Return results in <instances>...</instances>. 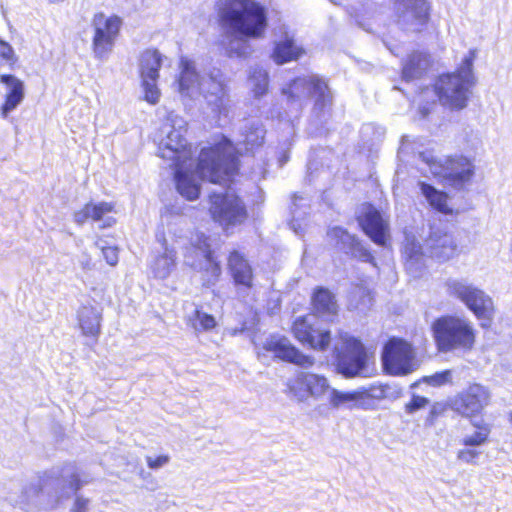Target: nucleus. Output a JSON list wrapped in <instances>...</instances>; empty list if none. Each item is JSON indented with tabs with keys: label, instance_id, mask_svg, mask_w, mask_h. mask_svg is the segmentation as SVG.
<instances>
[{
	"label": "nucleus",
	"instance_id": "412c9836",
	"mask_svg": "<svg viewBox=\"0 0 512 512\" xmlns=\"http://www.w3.org/2000/svg\"><path fill=\"white\" fill-rule=\"evenodd\" d=\"M432 65L430 55L422 51L411 52L402 63L401 78L405 82L422 79Z\"/></svg>",
	"mask_w": 512,
	"mask_h": 512
},
{
	"label": "nucleus",
	"instance_id": "39448f33",
	"mask_svg": "<svg viewBox=\"0 0 512 512\" xmlns=\"http://www.w3.org/2000/svg\"><path fill=\"white\" fill-rule=\"evenodd\" d=\"M430 330L435 347L440 353L455 350L470 352L475 347L477 330L465 317L455 314L441 315L431 323Z\"/></svg>",
	"mask_w": 512,
	"mask_h": 512
},
{
	"label": "nucleus",
	"instance_id": "20e7f679",
	"mask_svg": "<svg viewBox=\"0 0 512 512\" xmlns=\"http://www.w3.org/2000/svg\"><path fill=\"white\" fill-rule=\"evenodd\" d=\"M338 339L341 348L334 350L336 372L347 379L372 376L375 371L374 348L348 332H339Z\"/></svg>",
	"mask_w": 512,
	"mask_h": 512
},
{
	"label": "nucleus",
	"instance_id": "5701e85b",
	"mask_svg": "<svg viewBox=\"0 0 512 512\" xmlns=\"http://www.w3.org/2000/svg\"><path fill=\"white\" fill-rule=\"evenodd\" d=\"M81 334L96 342L101 333L102 314L92 305H82L77 313Z\"/></svg>",
	"mask_w": 512,
	"mask_h": 512
},
{
	"label": "nucleus",
	"instance_id": "393cba45",
	"mask_svg": "<svg viewBox=\"0 0 512 512\" xmlns=\"http://www.w3.org/2000/svg\"><path fill=\"white\" fill-rule=\"evenodd\" d=\"M310 304L313 313L319 316H336L339 311L334 294L323 286L314 288Z\"/></svg>",
	"mask_w": 512,
	"mask_h": 512
},
{
	"label": "nucleus",
	"instance_id": "58836bf2",
	"mask_svg": "<svg viewBox=\"0 0 512 512\" xmlns=\"http://www.w3.org/2000/svg\"><path fill=\"white\" fill-rule=\"evenodd\" d=\"M102 253L110 266H115L119 260V249L117 246H102Z\"/></svg>",
	"mask_w": 512,
	"mask_h": 512
},
{
	"label": "nucleus",
	"instance_id": "49530a36",
	"mask_svg": "<svg viewBox=\"0 0 512 512\" xmlns=\"http://www.w3.org/2000/svg\"><path fill=\"white\" fill-rule=\"evenodd\" d=\"M361 254H362V256H363V259H364L366 262H368V263H370V264H372V265H374V266L376 265L375 258H374L373 254H372L369 250H367V249H362Z\"/></svg>",
	"mask_w": 512,
	"mask_h": 512
},
{
	"label": "nucleus",
	"instance_id": "4468645a",
	"mask_svg": "<svg viewBox=\"0 0 512 512\" xmlns=\"http://www.w3.org/2000/svg\"><path fill=\"white\" fill-rule=\"evenodd\" d=\"M430 0H405L404 9L397 15V25L403 31L419 34L426 30L431 21Z\"/></svg>",
	"mask_w": 512,
	"mask_h": 512
},
{
	"label": "nucleus",
	"instance_id": "ddd939ff",
	"mask_svg": "<svg viewBox=\"0 0 512 512\" xmlns=\"http://www.w3.org/2000/svg\"><path fill=\"white\" fill-rule=\"evenodd\" d=\"M266 352L272 353L274 359L294 364L302 368L312 367L315 359L303 353L286 336L270 335L262 345Z\"/></svg>",
	"mask_w": 512,
	"mask_h": 512
},
{
	"label": "nucleus",
	"instance_id": "0eeeda50",
	"mask_svg": "<svg viewBox=\"0 0 512 512\" xmlns=\"http://www.w3.org/2000/svg\"><path fill=\"white\" fill-rule=\"evenodd\" d=\"M381 365L389 376H406L417 368L413 344L401 337L391 336L383 344Z\"/></svg>",
	"mask_w": 512,
	"mask_h": 512
},
{
	"label": "nucleus",
	"instance_id": "7c9ffc66",
	"mask_svg": "<svg viewBox=\"0 0 512 512\" xmlns=\"http://www.w3.org/2000/svg\"><path fill=\"white\" fill-rule=\"evenodd\" d=\"M199 82V74L195 67L188 61L181 66L180 73L177 78V90L181 94H188L191 88Z\"/></svg>",
	"mask_w": 512,
	"mask_h": 512
},
{
	"label": "nucleus",
	"instance_id": "f3484780",
	"mask_svg": "<svg viewBox=\"0 0 512 512\" xmlns=\"http://www.w3.org/2000/svg\"><path fill=\"white\" fill-rule=\"evenodd\" d=\"M227 270L236 287L253 289L255 274L246 254L240 248L231 249L226 257Z\"/></svg>",
	"mask_w": 512,
	"mask_h": 512
},
{
	"label": "nucleus",
	"instance_id": "6ab92c4d",
	"mask_svg": "<svg viewBox=\"0 0 512 512\" xmlns=\"http://www.w3.org/2000/svg\"><path fill=\"white\" fill-rule=\"evenodd\" d=\"M472 426L475 428V432L462 439V445L467 448L457 452V459L464 463L475 464L480 455V451L473 447L481 446L488 442L491 433V425L481 419L478 422H473Z\"/></svg>",
	"mask_w": 512,
	"mask_h": 512
},
{
	"label": "nucleus",
	"instance_id": "aec40b11",
	"mask_svg": "<svg viewBox=\"0 0 512 512\" xmlns=\"http://www.w3.org/2000/svg\"><path fill=\"white\" fill-rule=\"evenodd\" d=\"M444 167L448 170L444 178L454 187H462L469 183L475 172L472 160L463 155L449 156Z\"/></svg>",
	"mask_w": 512,
	"mask_h": 512
},
{
	"label": "nucleus",
	"instance_id": "c03bdc74",
	"mask_svg": "<svg viewBox=\"0 0 512 512\" xmlns=\"http://www.w3.org/2000/svg\"><path fill=\"white\" fill-rule=\"evenodd\" d=\"M211 81H212L213 84H216L217 89H218V92L215 93L216 100L219 101V102H222L227 97V95H228L226 84L224 82L218 81V80H216L214 78H212Z\"/></svg>",
	"mask_w": 512,
	"mask_h": 512
},
{
	"label": "nucleus",
	"instance_id": "a18cd8bd",
	"mask_svg": "<svg viewBox=\"0 0 512 512\" xmlns=\"http://www.w3.org/2000/svg\"><path fill=\"white\" fill-rule=\"evenodd\" d=\"M84 484V481H82L79 477L78 474H73L71 475L70 479H69V488L73 491V492H77L78 490L81 489V487L83 486Z\"/></svg>",
	"mask_w": 512,
	"mask_h": 512
},
{
	"label": "nucleus",
	"instance_id": "a19ab883",
	"mask_svg": "<svg viewBox=\"0 0 512 512\" xmlns=\"http://www.w3.org/2000/svg\"><path fill=\"white\" fill-rule=\"evenodd\" d=\"M328 235L338 241H344L345 239H350L352 242L356 241V237L352 236L348 233L347 230L341 228V227H333L328 231Z\"/></svg>",
	"mask_w": 512,
	"mask_h": 512
},
{
	"label": "nucleus",
	"instance_id": "37998d69",
	"mask_svg": "<svg viewBox=\"0 0 512 512\" xmlns=\"http://www.w3.org/2000/svg\"><path fill=\"white\" fill-rule=\"evenodd\" d=\"M89 499L83 496H76L71 512H89Z\"/></svg>",
	"mask_w": 512,
	"mask_h": 512
},
{
	"label": "nucleus",
	"instance_id": "72a5a7b5",
	"mask_svg": "<svg viewBox=\"0 0 512 512\" xmlns=\"http://www.w3.org/2000/svg\"><path fill=\"white\" fill-rule=\"evenodd\" d=\"M191 325L196 331H208L217 326L215 317L199 309L194 310Z\"/></svg>",
	"mask_w": 512,
	"mask_h": 512
},
{
	"label": "nucleus",
	"instance_id": "423d86ee",
	"mask_svg": "<svg viewBox=\"0 0 512 512\" xmlns=\"http://www.w3.org/2000/svg\"><path fill=\"white\" fill-rule=\"evenodd\" d=\"M211 219L224 230L243 225L249 218L243 197L234 190L212 192L208 195Z\"/></svg>",
	"mask_w": 512,
	"mask_h": 512
},
{
	"label": "nucleus",
	"instance_id": "de8ad7c7",
	"mask_svg": "<svg viewBox=\"0 0 512 512\" xmlns=\"http://www.w3.org/2000/svg\"><path fill=\"white\" fill-rule=\"evenodd\" d=\"M449 375H450V371H448V370L441 373V376H443L444 378H447Z\"/></svg>",
	"mask_w": 512,
	"mask_h": 512
},
{
	"label": "nucleus",
	"instance_id": "a211bd4d",
	"mask_svg": "<svg viewBox=\"0 0 512 512\" xmlns=\"http://www.w3.org/2000/svg\"><path fill=\"white\" fill-rule=\"evenodd\" d=\"M115 212V204L113 202H88L73 214V220L78 225H83L88 221L98 222L103 220L99 225L100 229L109 228L116 224V219L106 217L107 214Z\"/></svg>",
	"mask_w": 512,
	"mask_h": 512
},
{
	"label": "nucleus",
	"instance_id": "cd10ccee",
	"mask_svg": "<svg viewBox=\"0 0 512 512\" xmlns=\"http://www.w3.org/2000/svg\"><path fill=\"white\" fill-rule=\"evenodd\" d=\"M305 54L302 47L296 46L292 39H285L275 44L272 57L275 63L284 64L296 61Z\"/></svg>",
	"mask_w": 512,
	"mask_h": 512
},
{
	"label": "nucleus",
	"instance_id": "e433bc0d",
	"mask_svg": "<svg viewBox=\"0 0 512 512\" xmlns=\"http://www.w3.org/2000/svg\"><path fill=\"white\" fill-rule=\"evenodd\" d=\"M429 93V88L428 87H425L423 89H421V91L419 92V96H420V104H419V107H418V110H419V113L421 114V116L423 117H426L428 116L435 108L436 106V101L434 99L432 100H426V94Z\"/></svg>",
	"mask_w": 512,
	"mask_h": 512
},
{
	"label": "nucleus",
	"instance_id": "8fccbe9b",
	"mask_svg": "<svg viewBox=\"0 0 512 512\" xmlns=\"http://www.w3.org/2000/svg\"><path fill=\"white\" fill-rule=\"evenodd\" d=\"M102 241V238H98L96 245L99 246L100 242Z\"/></svg>",
	"mask_w": 512,
	"mask_h": 512
},
{
	"label": "nucleus",
	"instance_id": "79ce46f5",
	"mask_svg": "<svg viewBox=\"0 0 512 512\" xmlns=\"http://www.w3.org/2000/svg\"><path fill=\"white\" fill-rule=\"evenodd\" d=\"M0 58L13 64L16 61L13 48L9 43L0 39Z\"/></svg>",
	"mask_w": 512,
	"mask_h": 512
},
{
	"label": "nucleus",
	"instance_id": "c9c22d12",
	"mask_svg": "<svg viewBox=\"0 0 512 512\" xmlns=\"http://www.w3.org/2000/svg\"><path fill=\"white\" fill-rule=\"evenodd\" d=\"M156 82L157 81H151L149 78H142L144 100L151 105L157 104L161 95Z\"/></svg>",
	"mask_w": 512,
	"mask_h": 512
},
{
	"label": "nucleus",
	"instance_id": "09e8293b",
	"mask_svg": "<svg viewBox=\"0 0 512 512\" xmlns=\"http://www.w3.org/2000/svg\"><path fill=\"white\" fill-rule=\"evenodd\" d=\"M51 3L63 2L64 0H48Z\"/></svg>",
	"mask_w": 512,
	"mask_h": 512
},
{
	"label": "nucleus",
	"instance_id": "dca6fc26",
	"mask_svg": "<svg viewBox=\"0 0 512 512\" xmlns=\"http://www.w3.org/2000/svg\"><path fill=\"white\" fill-rule=\"evenodd\" d=\"M357 221L363 232L377 245L386 246L389 237L388 223L372 204L364 205Z\"/></svg>",
	"mask_w": 512,
	"mask_h": 512
},
{
	"label": "nucleus",
	"instance_id": "1a4fd4ad",
	"mask_svg": "<svg viewBox=\"0 0 512 512\" xmlns=\"http://www.w3.org/2000/svg\"><path fill=\"white\" fill-rule=\"evenodd\" d=\"M91 24L93 28L92 51L95 57L102 59L112 51L120 34L123 20L116 14L106 16L103 12H97L93 15Z\"/></svg>",
	"mask_w": 512,
	"mask_h": 512
},
{
	"label": "nucleus",
	"instance_id": "2f4dec72",
	"mask_svg": "<svg viewBox=\"0 0 512 512\" xmlns=\"http://www.w3.org/2000/svg\"><path fill=\"white\" fill-rule=\"evenodd\" d=\"M310 94L316 97V105L319 108L329 105L332 101V95L330 93L328 84L325 80L319 77H311L308 80Z\"/></svg>",
	"mask_w": 512,
	"mask_h": 512
},
{
	"label": "nucleus",
	"instance_id": "473e14b6",
	"mask_svg": "<svg viewBox=\"0 0 512 512\" xmlns=\"http://www.w3.org/2000/svg\"><path fill=\"white\" fill-rule=\"evenodd\" d=\"M200 271L202 273V286L206 288L213 287L222 276L221 262L206 264Z\"/></svg>",
	"mask_w": 512,
	"mask_h": 512
},
{
	"label": "nucleus",
	"instance_id": "c85d7f7f",
	"mask_svg": "<svg viewBox=\"0 0 512 512\" xmlns=\"http://www.w3.org/2000/svg\"><path fill=\"white\" fill-rule=\"evenodd\" d=\"M176 251L174 249H165L163 253L157 255L151 264V271L155 278L166 279L175 269L177 264Z\"/></svg>",
	"mask_w": 512,
	"mask_h": 512
},
{
	"label": "nucleus",
	"instance_id": "bb28decb",
	"mask_svg": "<svg viewBox=\"0 0 512 512\" xmlns=\"http://www.w3.org/2000/svg\"><path fill=\"white\" fill-rule=\"evenodd\" d=\"M161 65L162 57L157 49L150 48L144 50L140 58L141 78H149L151 81H157Z\"/></svg>",
	"mask_w": 512,
	"mask_h": 512
},
{
	"label": "nucleus",
	"instance_id": "f704fd0d",
	"mask_svg": "<svg viewBox=\"0 0 512 512\" xmlns=\"http://www.w3.org/2000/svg\"><path fill=\"white\" fill-rule=\"evenodd\" d=\"M192 246L194 249L200 250L202 252L204 259L207 261V264L220 262L215 255V252L212 249L207 236L200 235L197 241L192 244Z\"/></svg>",
	"mask_w": 512,
	"mask_h": 512
},
{
	"label": "nucleus",
	"instance_id": "b1692460",
	"mask_svg": "<svg viewBox=\"0 0 512 512\" xmlns=\"http://www.w3.org/2000/svg\"><path fill=\"white\" fill-rule=\"evenodd\" d=\"M0 82L9 86V91L5 94L4 101L0 107L1 115L6 118L24 99L23 82L11 74L0 75Z\"/></svg>",
	"mask_w": 512,
	"mask_h": 512
},
{
	"label": "nucleus",
	"instance_id": "c756f323",
	"mask_svg": "<svg viewBox=\"0 0 512 512\" xmlns=\"http://www.w3.org/2000/svg\"><path fill=\"white\" fill-rule=\"evenodd\" d=\"M423 195L427 198L430 205L443 214H452V209L448 206V194L439 191L432 185L422 182L420 184Z\"/></svg>",
	"mask_w": 512,
	"mask_h": 512
},
{
	"label": "nucleus",
	"instance_id": "2eb2a0df",
	"mask_svg": "<svg viewBox=\"0 0 512 512\" xmlns=\"http://www.w3.org/2000/svg\"><path fill=\"white\" fill-rule=\"evenodd\" d=\"M287 388L290 394L303 401L310 397L318 398L324 395L329 385L324 376L301 372L289 380Z\"/></svg>",
	"mask_w": 512,
	"mask_h": 512
},
{
	"label": "nucleus",
	"instance_id": "f03ea898",
	"mask_svg": "<svg viewBox=\"0 0 512 512\" xmlns=\"http://www.w3.org/2000/svg\"><path fill=\"white\" fill-rule=\"evenodd\" d=\"M242 152L227 136L220 134L198 154L195 171L199 178L212 184L232 182L239 174Z\"/></svg>",
	"mask_w": 512,
	"mask_h": 512
},
{
	"label": "nucleus",
	"instance_id": "4be33fe9",
	"mask_svg": "<svg viewBox=\"0 0 512 512\" xmlns=\"http://www.w3.org/2000/svg\"><path fill=\"white\" fill-rule=\"evenodd\" d=\"M377 390H380L381 393L384 391L381 385H371L367 388L345 392L332 389L330 391L329 403L334 408H338L349 403L362 406L374 397Z\"/></svg>",
	"mask_w": 512,
	"mask_h": 512
},
{
	"label": "nucleus",
	"instance_id": "7ed1b4c3",
	"mask_svg": "<svg viewBox=\"0 0 512 512\" xmlns=\"http://www.w3.org/2000/svg\"><path fill=\"white\" fill-rule=\"evenodd\" d=\"M475 57V51L470 50L455 71L440 74L436 78L433 89L443 107L451 111H460L467 107L471 89L476 83L473 74Z\"/></svg>",
	"mask_w": 512,
	"mask_h": 512
},
{
	"label": "nucleus",
	"instance_id": "6e6552de",
	"mask_svg": "<svg viewBox=\"0 0 512 512\" xmlns=\"http://www.w3.org/2000/svg\"><path fill=\"white\" fill-rule=\"evenodd\" d=\"M293 337L303 346L316 352H326L331 348L333 336L329 328L312 320L308 315L298 316L290 327Z\"/></svg>",
	"mask_w": 512,
	"mask_h": 512
},
{
	"label": "nucleus",
	"instance_id": "4c0bfd02",
	"mask_svg": "<svg viewBox=\"0 0 512 512\" xmlns=\"http://www.w3.org/2000/svg\"><path fill=\"white\" fill-rule=\"evenodd\" d=\"M429 403V400L420 395H412L409 402L405 404V411L409 414L416 412L422 408H425Z\"/></svg>",
	"mask_w": 512,
	"mask_h": 512
},
{
	"label": "nucleus",
	"instance_id": "ea45409f",
	"mask_svg": "<svg viewBox=\"0 0 512 512\" xmlns=\"http://www.w3.org/2000/svg\"><path fill=\"white\" fill-rule=\"evenodd\" d=\"M170 461V457L167 454L158 455L155 457L147 456L146 463L150 469L156 470L166 465Z\"/></svg>",
	"mask_w": 512,
	"mask_h": 512
},
{
	"label": "nucleus",
	"instance_id": "a878e982",
	"mask_svg": "<svg viewBox=\"0 0 512 512\" xmlns=\"http://www.w3.org/2000/svg\"><path fill=\"white\" fill-rule=\"evenodd\" d=\"M457 245L452 236L444 234L433 238L430 245V257L445 262L457 255Z\"/></svg>",
	"mask_w": 512,
	"mask_h": 512
},
{
	"label": "nucleus",
	"instance_id": "9d476101",
	"mask_svg": "<svg viewBox=\"0 0 512 512\" xmlns=\"http://www.w3.org/2000/svg\"><path fill=\"white\" fill-rule=\"evenodd\" d=\"M490 402L491 392L488 387L479 383H471L454 396L451 408L473 423V419L481 416Z\"/></svg>",
	"mask_w": 512,
	"mask_h": 512
},
{
	"label": "nucleus",
	"instance_id": "f8f14e48",
	"mask_svg": "<svg viewBox=\"0 0 512 512\" xmlns=\"http://www.w3.org/2000/svg\"><path fill=\"white\" fill-rule=\"evenodd\" d=\"M193 150L191 145H183L180 149H173L174 182L177 192L188 201L199 198L201 188L194 180L192 173L184 171L187 161H192Z\"/></svg>",
	"mask_w": 512,
	"mask_h": 512
},
{
	"label": "nucleus",
	"instance_id": "f257e3e1",
	"mask_svg": "<svg viewBox=\"0 0 512 512\" xmlns=\"http://www.w3.org/2000/svg\"><path fill=\"white\" fill-rule=\"evenodd\" d=\"M216 14L218 25L240 39L261 38L267 27L266 10L255 0H220Z\"/></svg>",
	"mask_w": 512,
	"mask_h": 512
},
{
	"label": "nucleus",
	"instance_id": "9b49d317",
	"mask_svg": "<svg viewBox=\"0 0 512 512\" xmlns=\"http://www.w3.org/2000/svg\"><path fill=\"white\" fill-rule=\"evenodd\" d=\"M450 295L459 299L479 320H492L495 312L492 298L483 290L454 281L449 284Z\"/></svg>",
	"mask_w": 512,
	"mask_h": 512
}]
</instances>
